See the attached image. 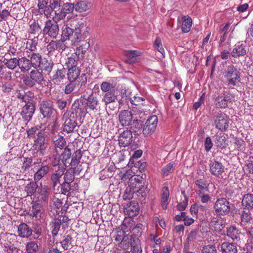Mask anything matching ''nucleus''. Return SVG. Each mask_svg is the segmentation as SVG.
Masks as SVG:
<instances>
[{"label": "nucleus", "mask_w": 253, "mask_h": 253, "mask_svg": "<svg viewBox=\"0 0 253 253\" xmlns=\"http://www.w3.org/2000/svg\"><path fill=\"white\" fill-rule=\"evenodd\" d=\"M69 81L76 82L79 86L77 92L81 93L84 89L87 82V78L85 74H81V70L79 67L70 68L66 73Z\"/></svg>", "instance_id": "obj_1"}, {"label": "nucleus", "mask_w": 253, "mask_h": 253, "mask_svg": "<svg viewBox=\"0 0 253 253\" xmlns=\"http://www.w3.org/2000/svg\"><path fill=\"white\" fill-rule=\"evenodd\" d=\"M52 3H50V6L52 8V11H54V16L53 17V20L56 22H59L64 19L65 17L73 12L75 5L74 4L70 2H64L61 1V3L57 7L52 6Z\"/></svg>", "instance_id": "obj_2"}, {"label": "nucleus", "mask_w": 253, "mask_h": 253, "mask_svg": "<svg viewBox=\"0 0 253 253\" xmlns=\"http://www.w3.org/2000/svg\"><path fill=\"white\" fill-rule=\"evenodd\" d=\"M223 76L228 85L235 86L240 82V69L233 64L226 67L224 70Z\"/></svg>", "instance_id": "obj_3"}, {"label": "nucleus", "mask_w": 253, "mask_h": 253, "mask_svg": "<svg viewBox=\"0 0 253 253\" xmlns=\"http://www.w3.org/2000/svg\"><path fill=\"white\" fill-rule=\"evenodd\" d=\"M44 81V77L42 71L38 69L32 70L28 75L23 77L24 84L28 87H33L36 84H41Z\"/></svg>", "instance_id": "obj_4"}, {"label": "nucleus", "mask_w": 253, "mask_h": 253, "mask_svg": "<svg viewBox=\"0 0 253 253\" xmlns=\"http://www.w3.org/2000/svg\"><path fill=\"white\" fill-rule=\"evenodd\" d=\"M143 178L139 175H133L129 178L128 186L136 191V194L138 196L140 195L142 197L146 196L148 190L143 186Z\"/></svg>", "instance_id": "obj_5"}, {"label": "nucleus", "mask_w": 253, "mask_h": 253, "mask_svg": "<svg viewBox=\"0 0 253 253\" xmlns=\"http://www.w3.org/2000/svg\"><path fill=\"white\" fill-rule=\"evenodd\" d=\"M74 38L71 40L72 44L77 45L78 43L84 41L88 35V28L84 22H77L74 26Z\"/></svg>", "instance_id": "obj_6"}, {"label": "nucleus", "mask_w": 253, "mask_h": 253, "mask_svg": "<svg viewBox=\"0 0 253 253\" xmlns=\"http://www.w3.org/2000/svg\"><path fill=\"white\" fill-rule=\"evenodd\" d=\"M213 209L219 216L229 215L231 210V204L226 198H220L215 202Z\"/></svg>", "instance_id": "obj_7"}, {"label": "nucleus", "mask_w": 253, "mask_h": 253, "mask_svg": "<svg viewBox=\"0 0 253 253\" xmlns=\"http://www.w3.org/2000/svg\"><path fill=\"white\" fill-rule=\"evenodd\" d=\"M53 102L50 99L42 101L40 103V110L43 118L55 120V115L56 113L54 108Z\"/></svg>", "instance_id": "obj_8"}, {"label": "nucleus", "mask_w": 253, "mask_h": 253, "mask_svg": "<svg viewBox=\"0 0 253 253\" xmlns=\"http://www.w3.org/2000/svg\"><path fill=\"white\" fill-rule=\"evenodd\" d=\"M63 120L64 121L63 127L64 132L69 133L77 130L79 126L77 123V118L73 114L69 115V113H65L63 116Z\"/></svg>", "instance_id": "obj_9"}, {"label": "nucleus", "mask_w": 253, "mask_h": 253, "mask_svg": "<svg viewBox=\"0 0 253 253\" xmlns=\"http://www.w3.org/2000/svg\"><path fill=\"white\" fill-rule=\"evenodd\" d=\"M58 22L47 20L45 24L43 29L42 30L43 35H47L51 38L55 39L59 33V26L57 24Z\"/></svg>", "instance_id": "obj_10"}, {"label": "nucleus", "mask_w": 253, "mask_h": 253, "mask_svg": "<svg viewBox=\"0 0 253 253\" xmlns=\"http://www.w3.org/2000/svg\"><path fill=\"white\" fill-rule=\"evenodd\" d=\"M229 117L224 113L219 111L215 115V127L221 131H226L229 127Z\"/></svg>", "instance_id": "obj_11"}, {"label": "nucleus", "mask_w": 253, "mask_h": 253, "mask_svg": "<svg viewBox=\"0 0 253 253\" xmlns=\"http://www.w3.org/2000/svg\"><path fill=\"white\" fill-rule=\"evenodd\" d=\"M233 98L234 96L230 93H222L215 98L214 104L217 108L225 109L232 102Z\"/></svg>", "instance_id": "obj_12"}, {"label": "nucleus", "mask_w": 253, "mask_h": 253, "mask_svg": "<svg viewBox=\"0 0 253 253\" xmlns=\"http://www.w3.org/2000/svg\"><path fill=\"white\" fill-rule=\"evenodd\" d=\"M158 124V117L156 115L151 116L147 119L143 129L144 136H149L155 131Z\"/></svg>", "instance_id": "obj_13"}, {"label": "nucleus", "mask_w": 253, "mask_h": 253, "mask_svg": "<svg viewBox=\"0 0 253 253\" xmlns=\"http://www.w3.org/2000/svg\"><path fill=\"white\" fill-rule=\"evenodd\" d=\"M46 146L43 134L41 131H38L37 137L34 140L33 147L37 151V152H39L42 156L45 154Z\"/></svg>", "instance_id": "obj_14"}, {"label": "nucleus", "mask_w": 253, "mask_h": 253, "mask_svg": "<svg viewBox=\"0 0 253 253\" xmlns=\"http://www.w3.org/2000/svg\"><path fill=\"white\" fill-rule=\"evenodd\" d=\"M37 193L39 195V201L41 203L43 204L48 203L50 196V188L48 186L41 183L38 189Z\"/></svg>", "instance_id": "obj_15"}, {"label": "nucleus", "mask_w": 253, "mask_h": 253, "mask_svg": "<svg viewBox=\"0 0 253 253\" xmlns=\"http://www.w3.org/2000/svg\"><path fill=\"white\" fill-rule=\"evenodd\" d=\"M120 147H126L131 144L132 141V134L130 130L126 129L121 132L118 138Z\"/></svg>", "instance_id": "obj_16"}, {"label": "nucleus", "mask_w": 253, "mask_h": 253, "mask_svg": "<svg viewBox=\"0 0 253 253\" xmlns=\"http://www.w3.org/2000/svg\"><path fill=\"white\" fill-rule=\"evenodd\" d=\"M35 111L33 103L25 104L21 109L20 115L23 120L27 122L30 121Z\"/></svg>", "instance_id": "obj_17"}, {"label": "nucleus", "mask_w": 253, "mask_h": 253, "mask_svg": "<svg viewBox=\"0 0 253 253\" xmlns=\"http://www.w3.org/2000/svg\"><path fill=\"white\" fill-rule=\"evenodd\" d=\"M77 23V21H73L70 27L68 25H64L62 27L61 39L64 42L71 40L74 38V26Z\"/></svg>", "instance_id": "obj_18"}, {"label": "nucleus", "mask_w": 253, "mask_h": 253, "mask_svg": "<svg viewBox=\"0 0 253 253\" xmlns=\"http://www.w3.org/2000/svg\"><path fill=\"white\" fill-rule=\"evenodd\" d=\"M133 115L130 111L125 110L120 112L119 115V120L121 125L123 126L131 125Z\"/></svg>", "instance_id": "obj_19"}, {"label": "nucleus", "mask_w": 253, "mask_h": 253, "mask_svg": "<svg viewBox=\"0 0 253 253\" xmlns=\"http://www.w3.org/2000/svg\"><path fill=\"white\" fill-rule=\"evenodd\" d=\"M64 166H59L57 169L51 174L50 179L52 186L55 188L58 184H60L61 180L65 171Z\"/></svg>", "instance_id": "obj_20"}, {"label": "nucleus", "mask_w": 253, "mask_h": 253, "mask_svg": "<svg viewBox=\"0 0 253 253\" xmlns=\"http://www.w3.org/2000/svg\"><path fill=\"white\" fill-rule=\"evenodd\" d=\"M38 7L39 13L43 14L47 17L52 12V8L50 6V0H38Z\"/></svg>", "instance_id": "obj_21"}, {"label": "nucleus", "mask_w": 253, "mask_h": 253, "mask_svg": "<svg viewBox=\"0 0 253 253\" xmlns=\"http://www.w3.org/2000/svg\"><path fill=\"white\" fill-rule=\"evenodd\" d=\"M247 53L246 45L243 42H237L234 46L231 54L234 58H239L244 56Z\"/></svg>", "instance_id": "obj_22"}, {"label": "nucleus", "mask_w": 253, "mask_h": 253, "mask_svg": "<svg viewBox=\"0 0 253 253\" xmlns=\"http://www.w3.org/2000/svg\"><path fill=\"white\" fill-rule=\"evenodd\" d=\"M67 46L65 42L60 39L58 41H51L47 46L48 52H52L57 50L58 51H63L66 48Z\"/></svg>", "instance_id": "obj_23"}, {"label": "nucleus", "mask_w": 253, "mask_h": 253, "mask_svg": "<svg viewBox=\"0 0 253 253\" xmlns=\"http://www.w3.org/2000/svg\"><path fill=\"white\" fill-rule=\"evenodd\" d=\"M81 98L86 101L85 104L88 109L90 110H96V107L98 106L99 102L97 96L93 94V91H91L87 98L84 95L82 96Z\"/></svg>", "instance_id": "obj_24"}, {"label": "nucleus", "mask_w": 253, "mask_h": 253, "mask_svg": "<svg viewBox=\"0 0 253 253\" xmlns=\"http://www.w3.org/2000/svg\"><path fill=\"white\" fill-rule=\"evenodd\" d=\"M66 70L64 67L58 69L52 73L50 80L55 84H59L66 78Z\"/></svg>", "instance_id": "obj_25"}, {"label": "nucleus", "mask_w": 253, "mask_h": 253, "mask_svg": "<svg viewBox=\"0 0 253 253\" xmlns=\"http://www.w3.org/2000/svg\"><path fill=\"white\" fill-rule=\"evenodd\" d=\"M27 56L31 67H33L34 69H38L43 59L41 55L39 53L32 52H29Z\"/></svg>", "instance_id": "obj_26"}, {"label": "nucleus", "mask_w": 253, "mask_h": 253, "mask_svg": "<svg viewBox=\"0 0 253 253\" xmlns=\"http://www.w3.org/2000/svg\"><path fill=\"white\" fill-rule=\"evenodd\" d=\"M139 207L137 203L135 201H131L127 204L124 208L125 214L128 216L133 217L138 213Z\"/></svg>", "instance_id": "obj_27"}, {"label": "nucleus", "mask_w": 253, "mask_h": 253, "mask_svg": "<svg viewBox=\"0 0 253 253\" xmlns=\"http://www.w3.org/2000/svg\"><path fill=\"white\" fill-rule=\"evenodd\" d=\"M209 166L210 172L214 176H219L224 171V166L218 161L211 162Z\"/></svg>", "instance_id": "obj_28"}, {"label": "nucleus", "mask_w": 253, "mask_h": 253, "mask_svg": "<svg viewBox=\"0 0 253 253\" xmlns=\"http://www.w3.org/2000/svg\"><path fill=\"white\" fill-rule=\"evenodd\" d=\"M228 136L227 134L220 132L215 135V144L218 149H223L228 145Z\"/></svg>", "instance_id": "obj_29"}, {"label": "nucleus", "mask_w": 253, "mask_h": 253, "mask_svg": "<svg viewBox=\"0 0 253 253\" xmlns=\"http://www.w3.org/2000/svg\"><path fill=\"white\" fill-rule=\"evenodd\" d=\"M49 171V166L43 161L41 167L34 174V180L37 182L41 180Z\"/></svg>", "instance_id": "obj_30"}, {"label": "nucleus", "mask_w": 253, "mask_h": 253, "mask_svg": "<svg viewBox=\"0 0 253 253\" xmlns=\"http://www.w3.org/2000/svg\"><path fill=\"white\" fill-rule=\"evenodd\" d=\"M220 251L222 253H237L238 250L235 243L224 242L220 245Z\"/></svg>", "instance_id": "obj_31"}, {"label": "nucleus", "mask_w": 253, "mask_h": 253, "mask_svg": "<svg viewBox=\"0 0 253 253\" xmlns=\"http://www.w3.org/2000/svg\"><path fill=\"white\" fill-rule=\"evenodd\" d=\"M18 233L20 237L28 238L31 236V228L25 223H22L18 227Z\"/></svg>", "instance_id": "obj_32"}, {"label": "nucleus", "mask_w": 253, "mask_h": 253, "mask_svg": "<svg viewBox=\"0 0 253 253\" xmlns=\"http://www.w3.org/2000/svg\"><path fill=\"white\" fill-rule=\"evenodd\" d=\"M19 62L18 67L21 72L26 73L28 72L31 68V66L29 58L25 57L18 58Z\"/></svg>", "instance_id": "obj_33"}, {"label": "nucleus", "mask_w": 253, "mask_h": 253, "mask_svg": "<svg viewBox=\"0 0 253 253\" xmlns=\"http://www.w3.org/2000/svg\"><path fill=\"white\" fill-rule=\"evenodd\" d=\"M241 232L235 226H231L227 228V236L234 241L240 240Z\"/></svg>", "instance_id": "obj_34"}, {"label": "nucleus", "mask_w": 253, "mask_h": 253, "mask_svg": "<svg viewBox=\"0 0 253 253\" xmlns=\"http://www.w3.org/2000/svg\"><path fill=\"white\" fill-rule=\"evenodd\" d=\"M117 99V95L116 94V90H114L105 93L102 99V101L104 102L106 105H107L111 103L115 102Z\"/></svg>", "instance_id": "obj_35"}, {"label": "nucleus", "mask_w": 253, "mask_h": 253, "mask_svg": "<svg viewBox=\"0 0 253 253\" xmlns=\"http://www.w3.org/2000/svg\"><path fill=\"white\" fill-rule=\"evenodd\" d=\"M252 224H253V219L252 217L251 213L250 212L243 211L241 214V225L244 228H247Z\"/></svg>", "instance_id": "obj_36"}, {"label": "nucleus", "mask_w": 253, "mask_h": 253, "mask_svg": "<svg viewBox=\"0 0 253 253\" xmlns=\"http://www.w3.org/2000/svg\"><path fill=\"white\" fill-rule=\"evenodd\" d=\"M242 206L246 209H253V194H246L244 195L242 201Z\"/></svg>", "instance_id": "obj_37"}, {"label": "nucleus", "mask_w": 253, "mask_h": 253, "mask_svg": "<svg viewBox=\"0 0 253 253\" xmlns=\"http://www.w3.org/2000/svg\"><path fill=\"white\" fill-rule=\"evenodd\" d=\"M196 186L199 188L198 190H195L197 194L199 192H209V185L206 180L200 179L196 180L195 182Z\"/></svg>", "instance_id": "obj_38"}, {"label": "nucleus", "mask_w": 253, "mask_h": 253, "mask_svg": "<svg viewBox=\"0 0 253 253\" xmlns=\"http://www.w3.org/2000/svg\"><path fill=\"white\" fill-rule=\"evenodd\" d=\"M53 65L54 63L52 61H48L46 58H43L39 68L49 74L52 71Z\"/></svg>", "instance_id": "obj_39"}, {"label": "nucleus", "mask_w": 253, "mask_h": 253, "mask_svg": "<svg viewBox=\"0 0 253 253\" xmlns=\"http://www.w3.org/2000/svg\"><path fill=\"white\" fill-rule=\"evenodd\" d=\"M74 5V9L80 13L87 11L91 7L90 3L84 0L77 2Z\"/></svg>", "instance_id": "obj_40"}, {"label": "nucleus", "mask_w": 253, "mask_h": 253, "mask_svg": "<svg viewBox=\"0 0 253 253\" xmlns=\"http://www.w3.org/2000/svg\"><path fill=\"white\" fill-rule=\"evenodd\" d=\"M181 30L184 33L188 32L191 29L192 20L189 16H183L181 18Z\"/></svg>", "instance_id": "obj_41"}, {"label": "nucleus", "mask_w": 253, "mask_h": 253, "mask_svg": "<svg viewBox=\"0 0 253 253\" xmlns=\"http://www.w3.org/2000/svg\"><path fill=\"white\" fill-rule=\"evenodd\" d=\"M39 186L36 181H32L29 182L24 187V191L26 192L27 196L33 195L38 190Z\"/></svg>", "instance_id": "obj_42"}, {"label": "nucleus", "mask_w": 253, "mask_h": 253, "mask_svg": "<svg viewBox=\"0 0 253 253\" xmlns=\"http://www.w3.org/2000/svg\"><path fill=\"white\" fill-rule=\"evenodd\" d=\"M38 252L39 246L37 242L31 241L26 245L25 253H38Z\"/></svg>", "instance_id": "obj_43"}, {"label": "nucleus", "mask_w": 253, "mask_h": 253, "mask_svg": "<svg viewBox=\"0 0 253 253\" xmlns=\"http://www.w3.org/2000/svg\"><path fill=\"white\" fill-rule=\"evenodd\" d=\"M61 226V220L59 218H55L52 222L51 224V234L53 237H56L60 230Z\"/></svg>", "instance_id": "obj_44"}, {"label": "nucleus", "mask_w": 253, "mask_h": 253, "mask_svg": "<svg viewBox=\"0 0 253 253\" xmlns=\"http://www.w3.org/2000/svg\"><path fill=\"white\" fill-rule=\"evenodd\" d=\"M4 66H6L7 69L9 70H14L18 67L19 62H18V58H11L9 59H5L3 61Z\"/></svg>", "instance_id": "obj_45"}, {"label": "nucleus", "mask_w": 253, "mask_h": 253, "mask_svg": "<svg viewBox=\"0 0 253 253\" xmlns=\"http://www.w3.org/2000/svg\"><path fill=\"white\" fill-rule=\"evenodd\" d=\"M64 239L61 241V244L64 250L71 249L73 245H72L73 238L69 235H67L64 236Z\"/></svg>", "instance_id": "obj_46"}, {"label": "nucleus", "mask_w": 253, "mask_h": 253, "mask_svg": "<svg viewBox=\"0 0 253 253\" xmlns=\"http://www.w3.org/2000/svg\"><path fill=\"white\" fill-rule=\"evenodd\" d=\"M79 86H78V84L76 82L73 81H69L68 83H67L64 87V92L65 94H73L74 91L77 87L79 88Z\"/></svg>", "instance_id": "obj_47"}, {"label": "nucleus", "mask_w": 253, "mask_h": 253, "mask_svg": "<svg viewBox=\"0 0 253 253\" xmlns=\"http://www.w3.org/2000/svg\"><path fill=\"white\" fill-rule=\"evenodd\" d=\"M32 230V236L34 240H40V237L42 236V228L40 225L38 224H34Z\"/></svg>", "instance_id": "obj_48"}, {"label": "nucleus", "mask_w": 253, "mask_h": 253, "mask_svg": "<svg viewBox=\"0 0 253 253\" xmlns=\"http://www.w3.org/2000/svg\"><path fill=\"white\" fill-rule=\"evenodd\" d=\"M42 206L39 203H34L32 206L31 215L36 218L41 217L42 214Z\"/></svg>", "instance_id": "obj_49"}, {"label": "nucleus", "mask_w": 253, "mask_h": 253, "mask_svg": "<svg viewBox=\"0 0 253 253\" xmlns=\"http://www.w3.org/2000/svg\"><path fill=\"white\" fill-rule=\"evenodd\" d=\"M0 78L7 81L12 80V72L6 68V66H2L0 70Z\"/></svg>", "instance_id": "obj_50"}, {"label": "nucleus", "mask_w": 253, "mask_h": 253, "mask_svg": "<svg viewBox=\"0 0 253 253\" xmlns=\"http://www.w3.org/2000/svg\"><path fill=\"white\" fill-rule=\"evenodd\" d=\"M42 30L39 24L34 22L30 25L28 32L30 34L37 35L36 37L38 38L39 35L42 33Z\"/></svg>", "instance_id": "obj_51"}, {"label": "nucleus", "mask_w": 253, "mask_h": 253, "mask_svg": "<svg viewBox=\"0 0 253 253\" xmlns=\"http://www.w3.org/2000/svg\"><path fill=\"white\" fill-rule=\"evenodd\" d=\"M79 57L77 53V52L74 54H72L70 57L68 58V61L66 62V64L67 66L68 69L70 68H77V66Z\"/></svg>", "instance_id": "obj_52"}, {"label": "nucleus", "mask_w": 253, "mask_h": 253, "mask_svg": "<svg viewBox=\"0 0 253 253\" xmlns=\"http://www.w3.org/2000/svg\"><path fill=\"white\" fill-rule=\"evenodd\" d=\"M100 88L104 93L116 90L115 85L108 82H103L100 84Z\"/></svg>", "instance_id": "obj_53"}, {"label": "nucleus", "mask_w": 253, "mask_h": 253, "mask_svg": "<svg viewBox=\"0 0 253 253\" xmlns=\"http://www.w3.org/2000/svg\"><path fill=\"white\" fill-rule=\"evenodd\" d=\"M31 93L29 91L27 92H18L17 95V98L22 102H24L26 104L28 103H32L30 102V95Z\"/></svg>", "instance_id": "obj_54"}, {"label": "nucleus", "mask_w": 253, "mask_h": 253, "mask_svg": "<svg viewBox=\"0 0 253 253\" xmlns=\"http://www.w3.org/2000/svg\"><path fill=\"white\" fill-rule=\"evenodd\" d=\"M153 47L155 49L160 52L163 57H165V52L163 47L161 40L160 38L157 37L155 40L153 44Z\"/></svg>", "instance_id": "obj_55"}, {"label": "nucleus", "mask_w": 253, "mask_h": 253, "mask_svg": "<svg viewBox=\"0 0 253 253\" xmlns=\"http://www.w3.org/2000/svg\"><path fill=\"white\" fill-rule=\"evenodd\" d=\"M83 156L82 151L79 149L76 151L73 154L70 165L81 163V159Z\"/></svg>", "instance_id": "obj_56"}, {"label": "nucleus", "mask_w": 253, "mask_h": 253, "mask_svg": "<svg viewBox=\"0 0 253 253\" xmlns=\"http://www.w3.org/2000/svg\"><path fill=\"white\" fill-rule=\"evenodd\" d=\"M64 182H67L71 183L75 179V175H76L71 169H68L66 170L65 173H64Z\"/></svg>", "instance_id": "obj_57"}, {"label": "nucleus", "mask_w": 253, "mask_h": 253, "mask_svg": "<svg viewBox=\"0 0 253 253\" xmlns=\"http://www.w3.org/2000/svg\"><path fill=\"white\" fill-rule=\"evenodd\" d=\"M71 156V152L70 149L66 147L61 154V162L64 166H66V164L67 161L70 158Z\"/></svg>", "instance_id": "obj_58"}, {"label": "nucleus", "mask_w": 253, "mask_h": 253, "mask_svg": "<svg viewBox=\"0 0 253 253\" xmlns=\"http://www.w3.org/2000/svg\"><path fill=\"white\" fill-rule=\"evenodd\" d=\"M174 169V163H170L165 166L162 169L163 175L164 176H167L169 175V173L173 172Z\"/></svg>", "instance_id": "obj_59"}, {"label": "nucleus", "mask_w": 253, "mask_h": 253, "mask_svg": "<svg viewBox=\"0 0 253 253\" xmlns=\"http://www.w3.org/2000/svg\"><path fill=\"white\" fill-rule=\"evenodd\" d=\"M60 193L64 195L68 196L70 193V191L71 188V183L67 182H63L62 184H60Z\"/></svg>", "instance_id": "obj_60"}, {"label": "nucleus", "mask_w": 253, "mask_h": 253, "mask_svg": "<svg viewBox=\"0 0 253 253\" xmlns=\"http://www.w3.org/2000/svg\"><path fill=\"white\" fill-rule=\"evenodd\" d=\"M131 239V236L129 235H125L123 240L119 244V247L124 250L127 249L129 246V241Z\"/></svg>", "instance_id": "obj_61"}, {"label": "nucleus", "mask_w": 253, "mask_h": 253, "mask_svg": "<svg viewBox=\"0 0 253 253\" xmlns=\"http://www.w3.org/2000/svg\"><path fill=\"white\" fill-rule=\"evenodd\" d=\"M136 193V191L133 190L130 187H127L123 195V199L124 200H128L131 199L133 197V195Z\"/></svg>", "instance_id": "obj_62"}, {"label": "nucleus", "mask_w": 253, "mask_h": 253, "mask_svg": "<svg viewBox=\"0 0 253 253\" xmlns=\"http://www.w3.org/2000/svg\"><path fill=\"white\" fill-rule=\"evenodd\" d=\"M54 144L56 147L62 149L66 147V141L63 136H59L57 139L54 140Z\"/></svg>", "instance_id": "obj_63"}, {"label": "nucleus", "mask_w": 253, "mask_h": 253, "mask_svg": "<svg viewBox=\"0 0 253 253\" xmlns=\"http://www.w3.org/2000/svg\"><path fill=\"white\" fill-rule=\"evenodd\" d=\"M131 253H142V248L140 245V241L137 240L134 241V243L131 244Z\"/></svg>", "instance_id": "obj_64"}]
</instances>
